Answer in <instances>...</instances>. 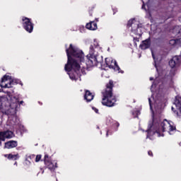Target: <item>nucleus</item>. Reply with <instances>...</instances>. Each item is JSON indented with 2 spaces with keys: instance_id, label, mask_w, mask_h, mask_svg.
I'll return each mask as SVG.
<instances>
[{
  "instance_id": "33",
  "label": "nucleus",
  "mask_w": 181,
  "mask_h": 181,
  "mask_svg": "<svg viewBox=\"0 0 181 181\" xmlns=\"http://www.w3.org/2000/svg\"><path fill=\"white\" fill-rule=\"evenodd\" d=\"M180 1H181V0H180Z\"/></svg>"
},
{
  "instance_id": "21",
  "label": "nucleus",
  "mask_w": 181,
  "mask_h": 181,
  "mask_svg": "<svg viewBox=\"0 0 181 181\" xmlns=\"http://www.w3.org/2000/svg\"><path fill=\"white\" fill-rule=\"evenodd\" d=\"M151 53H152L153 59L154 60V66L158 71V66H156V59L155 58V54H153V52H151Z\"/></svg>"
},
{
  "instance_id": "31",
  "label": "nucleus",
  "mask_w": 181,
  "mask_h": 181,
  "mask_svg": "<svg viewBox=\"0 0 181 181\" xmlns=\"http://www.w3.org/2000/svg\"><path fill=\"white\" fill-rule=\"evenodd\" d=\"M106 136H108V133L106 134Z\"/></svg>"
},
{
  "instance_id": "24",
  "label": "nucleus",
  "mask_w": 181,
  "mask_h": 181,
  "mask_svg": "<svg viewBox=\"0 0 181 181\" xmlns=\"http://www.w3.org/2000/svg\"><path fill=\"white\" fill-rule=\"evenodd\" d=\"M148 155L149 156H152V151H149L148 152Z\"/></svg>"
},
{
  "instance_id": "12",
  "label": "nucleus",
  "mask_w": 181,
  "mask_h": 181,
  "mask_svg": "<svg viewBox=\"0 0 181 181\" xmlns=\"http://www.w3.org/2000/svg\"><path fill=\"white\" fill-rule=\"evenodd\" d=\"M140 47L141 49H142V50L149 49V47H151V38H148L146 40L143 41L142 43L140 45Z\"/></svg>"
},
{
  "instance_id": "10",
  "label": "nucleus",
  "mask_w": 181,
  "mask_h": 181,
  "mask_svg": "<svg viewBox=\"0 0 181 181\" xmlns=\"http://www.w3.org/2000/svg\"><path fill=\"white\" fill-rule=\"evenodd\" d=\"M181 62V56L174 57L170 62L169 65L171 69H175V67H178Z\"/></svg>"
},
{
  "instance_id": "11",
  "label": "nucleus",
  "mask_w": 181,
  "mask_h": 181,
  "mask_svg": "<svg viewBox=\"0 0 181 181\" xmlns=\"http://www.w3.org/2000/svg\"><path fill=\"white\" fill-rule=\"evenodd\" d=\"M173 35V37L176 36L177 37H179L181 39V27L179 25L175 26L172 30H171Z\"/></svg>"
},
{
  "instance_id": "5",
  "label": "nucleus",
  "mask_w": 181,
  "mask_h": 181,
  "mask_svg": "<svg viewBox=\"0 0 181 181\" xmlns=\"http://www.w3.org/2000/svg\"><path fill=\"white\" fill-rule=\"evenodd\" d=\"M127 27L129 30H131L132 35H136L137 36H141L142 32H144V25L139 24V21H136L135 19H132L128 21Z\"/></svg>"
},
{
  "instance_id": "20",
  "label": "nucleus",
  "mask_w": 181,
  "mask_h": 181,
  "mask_svg": "<svg viewBox=\"0 0 181 181\" xmlns=\"http://www.w3.org/2000/svg\"><path fill=\"white\" fill-rule=\"evenodd\" d=\"M107 122H113V124H115V125H116V127H119V123H118L115 121H113L112 119H107Z\"/></svg>"
},
{
  "instance_id": "23",
  "label": "nucleus",
  "mask_w": 181,
  "mask_h": 181,
  "mask_svg": "<svg viewBox=\"0 0 181 181\" xmlns=\"http://www.w3.org/2000/svg\"><path fill=\"white\" fill-rule=\"evenodd\" d=\"M92 110H93V111H95V112H96V114H98V109H97L96 107H93Z\"/></svg>"
},
{
  "instance_id": "26",
  "label": "nucleus",
  "mask_w": 181,
  "mask_h": 181,
  "mask_svg": "<svg viewBox=\"0 0 181 181\" xmlns=\"http://www.w3.org/2000/svg\"><path fill=\"white\" fill-rule=\"evenodd\" d=\"M82 29H84V27H81V32L83 33V32H84V30H82Z\"/></svg>"
},
{
  "instance_id": "22",
  "label": "nucleus",
  "mask_w": 181,
  "mask_h": 181,
  "mask_svg": "<svg viewBox=\"0 0 181 181\" xmlns=\"http://www.w3.org/2000/svg\"><path fill=\"white\" fill-rule=\"evenodd\" d=\"M40 159H42V156L41 155L36 156L35 162H39L40 160Z\"/></svg>"
},
{
  "instance_id": "28",
  "label": "nucleus",
  "mask_w": 181,
  "mask_h": 181,
  "mask_svg": "<svg viewBox=\"0 0 181 181\" xmlns=\"http://www.w3.org/2000/svg\"><path fill=\"white\" fill-rule=\"evenodd\" d=\"M144 8H145V4L143 2L142 9H144Z\"/></svg>"
},
{
  "instance_id": "15",
  "label": "nucleus",
  "mask_w": 181,
  "mask_h": 181,
  "mask_svg": "<svg viewBox=\"0 0 181 181\" xmlns=\"http://www.w3.org/2000/svg\"><path fill=\"white\" fill-rule=\"evenodd\" d=\"M86 29H89V30H97V23L94 21H91L86 24Z\"/></svg>"
},
{
  "instance_id": "16",
  "label": "nucleus",
  "mask_w": 181,
  "mask_h": 181,
  "mask_svg": "<svg viewBox=\"0 0 181 181\" xmlns=\"http://www.w3.org/2000/svg\"><path fill=\"white\" fill-rule=\"evenodd\" d=\"M174 104L175 107L177 108V110H179L181 112V97L180 96H177L175 98Z\"/></svg>"
},
{
  "instance_id": "3",
  "label": "nucleus",
  "mask_w": 181,
  "mask_h": 181,
  "mask_svg": "<svg viewBox=\"0 0 181 181\" xmlns=\"http://www.w3.org/2000/svg\"><path fill=\"white\" fill-rule=\"evenodd\" d=\"M18 103H19V99L13 95L8 96V98L5 96H0L1 109L6 115H10L8 120L11 125H19V118L15 115L18 105Z\"/></svg>"
},
{
  "instance_id": "25",
  "label": "nucleus",
  "mask_w": 181,
  "mask_h": 181,
  "mask_svg": "<svg viewBox=\"0 0 181 181\" xmlns=\"http://www.w3.org/2000/svg\"><path fill=\"white\" fill-rule=\"evenodd\" d=\"M18 107H19V104H23V100H21V102H20V103H19V102H18Z\"/></svg>"
},
{
  "instance_id": "7",
  "label": "nucleus",
  "mask_w": 181,
  "mask_h": 181,
  "mask_svg": "<svg viewBox=\"0 0 181 181\" xmlns=\"http://www.w3.org/2000/svg\"><path fill=\"white\" fill-rule=\"evenodd\" d=\"M105 63L107 67L109 69H112L115 71H117L118 73H124V71H121V69L117 64V61L111 57H108L105 59Z\"/></svg>"
},
{
  "instance_id": "6",
  "label": "nucleus",
  "mask_w": 181,
  "mask_h": 181,
  "mask_svg": "<svg viewBox=\"0 0 181 181\" xmlns=\"http://www.w3.org/2000/svg\"><path fill=\"white\" fill-rule=\"evenodd\" d=\"M18 83H19V81L16 79H12L11 76L5 75L1 78L0 86L2 88H11L13 85L18 84Z\"/></svg>"
},
{
  "instance_id": "18",
  "label": "nucleus",
  "mask_w": 181,
  "mask_h": 181,
  "mask_svg": "<svg viewBox=\"0 0 181 181\" xmlns=\"http://www.w3.org/2000/svg\"><path fill=\"white\" fill-rule=\"evenodd\" d=\"M93 46L95 50H98L100 49V45L98 44V41H97V40H94Z\"/></svg>"
},
{
  "instance_id": "17",
  "label": "nucleus",
  "mask_w": 181,
  "mask_h": 181,
  "mask_svg": "<svg viewBox=\"0 0 181 181\" xmlns=\"http://www.w3.org/2000/svg\"><path fill=\"white\" fill-rule=\"evenodd\" d=\"M8 158L11 160H16L17 159H19V154H8Z\"/></svg>"
},
{
  "instance_id": "14",
  "label": "nucleus",
  "mask_w": 181,
  "mask_h": 181,
  "mask_svg": "<svg viewBox=\"0 0 181 181\" xmlns=\"http://www.w3.org/2000/svg\"><path fill=\"white\" fill-rule=\"evenodd\" d=\"M18 146V141H10L5 143V148L7 149H11L12 148H16Z\"/></svg>"
},
{
  "instance_id": "32",
  "label": "nucleus",
  "mask_w": 181,
  "mask_h": 181,
  "mask_svg": "<svg viewBox=\"0 0 181 181\" xmlns=\"http://www.w3.org/2000/svg\"><path fill=\"white\" fill-rule=\"evenodd\" d=\"M172 110L173 111V107H172Z\"/></svg>"
},
{
  "instance_id": "2",
  "label": "nucleus",
  "mask_w": 181,
  "mask_h": 181,
  "mask_svg": "<svg viewBox=\"0 0 181 181\" xmlns=\"http://www.w3.org/2000/svg\"><path fill=\"white\" fill-rule=\"evenodd\" d=\"M66 52L68 61L65 64L64 70L72 81H77V80L81 81L80 76L81 74H86L87 66L94 67L98 63H103V56L98 54V52L94 49L93 45L90 47L89 54L86 56V62L84 52L76 46L71 44Z\"/></svg>"
},
{
  "instance_id": "9",
  "label": "nucleus",
  "mask_w": 181,
  "mask_h": 181,
  "mask_svg": "<svg viewBox=\"0 0 181 181\" xmlns=\"http://www.w3.org/2000/svg\"><path fill=\"white\" fill-rule=\"evenodd\" d=\"M45 164L49 170H54L56 168H57V162L56 160L52 161L50 158H49V156H45Z\"/></svg>"
},
{
  "instance_id": "1",
  "label": "nucleus",
  "mask_w": 181,
  "mask_h": 181,
  "mask_svg": "<svg viewBox=\"0 0 181 181\" xmlns=\"http://www.w3.org/2000/svg\"><path fill=\"white\" fill-rule=\"evenodd\" d=\"M152 95L148 98V103L151 111L153 114V121L150 122L148 129L146 138L153 139L152 136H164V132H168L170 135H173L176 132V127L171 121L168 119L162 120L160 116L158 114L162 112L163 108V102H162V95L165 92V86L163 81L160 79V76L156 77L151 86Z\"/></svg>"
},
{
  "instance_id": "29",
  "label": "nucleus",
  "mask_w": 181,
  "mask_h": 181,
  "mask_svg": "<svg viewBox=\"0 0 181 181\" xmlns=\"http://www.w3.org/2000/svg\"><path fill=\"white\" fill-rule=\"evenodd\" d=\"M152 80H153V77L150 78V81H152Z\"/></svg>"
},
{
  "instance_id": "8",
  "label": "nucleus",
  "mask_w": 181,
  "mask_h": 181,
  "mask_svg": "<svg viewBox=\"0 0 181 181\" xmlns=\"http://www.w3.org/2000/svg\"><path fill=\"white\" fill-rule=\"evenodd\" d=\"M22 21H23L22 25H23V29H25L26 32H28V33H32V32H33V24L30 18L23 17Z\"/></svg>"
},
{
  "instance_id": "19",
  "label": "nucleus",
  "mask_w": 181,
  "mask_h": 181,
  "mask_svg": "<svg viewBox=\"0 0 181 181\" xmlns=\"http://www.w3.org/2000/svg\"><path fill=\"white\" fill-rule=\"evenodd\" d=\"M141 114V112H139V110H134L132 112V115L134 118H136V117H138V115H139Z\"/></svg>"
},
{
  "instance_id": "4",
  "label": "nucleus",
  "mask_w": 181,
  "mask_h": 181,
  "mask_svg": "<svg viewBox=\"0 0 181 181\" xmlns=\"http://www.w3.org/2000/svg\"><path fill=\"white\" fill-rule=\"evenodd\" d=\"M112 87H114L112 81H110L106 85V89L102 93L103 98L102 99L103 105L106 107H114L117 103V98L112 95Z\"/></svg>"
},
{
  "instance_id": "30",
  "label": "nucleus",
  "mask_w": 181,
  "mask_h": 181,
  "mask_svg": "<svg viewBox=\"0 0 181 181\" xmlns=\"http://www.w3.org/2000/svg\"><path fill=\"white\" fill-rule=\"evenodd\" d=\"M27 164H30V161H28V160H27V163H26Z\"/></svg>"
},
{
  "instance_id": "27",
  "label": "nucleus",
  "mask_w": 181,
  "mask_h": 181,
  "mask_svg": "<svg viewBox=\"0 0 181 181\" xmlns=\"http://www.w3.org/2000/svg\"><path fill=\"white\" fill-rule=\"evenodd\" d=\"M28 158H30V159H32V158H35V155L30 156Z\"/></svg>"
},
{
  "instance_id": "13",
  "label": "nucleus",
  "mask_w": 181,
  "mask_h": 181,
  "mask_svg": "<svg viewBox=\"0 0 181 181\" xmlns=\"http://www.w3.org/2000/svg\"><path fill=\"white\" fill-rule=\"evenodd\" d=\"M84 100L87 103H90V101H93L94 100V95L90 92V90H86L85 95H84Z\"/></svg>"
}]
</instances>
